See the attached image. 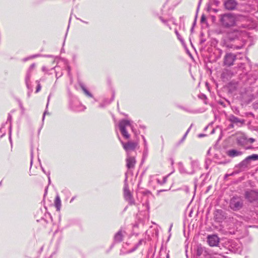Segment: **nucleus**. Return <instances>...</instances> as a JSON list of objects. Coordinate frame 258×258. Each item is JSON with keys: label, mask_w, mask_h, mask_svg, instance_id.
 <instances>
[{"label": "nucleus", "mask_w": 258, "mask_h": 258, "mask_svg": "<svg viewBox=\"0 0 258 258\" xmlns=\"http://www.w3.org/2000/svg\"><path fill=\"white\" fill-rule=\"evenodd\" d=\"M219 22L222 27L230 29L227 32L228 39H237L240 41V45H234V48H242L248 38L247 33L244 29L251 27L248 17L228 12L219 15Z\"/></svg>", "instance_id": "f257e3e1"}, {"label": "nucleus", "mask_w": 258, "mask_h": 258, "mask_svg": "<svg viewBox=\"0 0 258 258\" xmlns=\"http://www.w3.org/2000/svg\"><path fill=\"white\" fill-rule=\"evenodd\" d=\"M246 59L248 61L247 63H240L238 68L242 73L247 75L248 80H249V83L252 84L256 80L258 77V65H255L254 66V71L253 73L249 72V70L250 68V64L249 62V60L247 58Z\"/></svg>", "instance_id": "f03ea898"}, {"label": "nucleus", "mask_w": 258, "mask_h": 258, "mask_svg": "<svg viewBox=\"0 0 258 258\" xmlns=\"http://www.w3.org/2000/svg\"><path fill=\"white\" fill-rule=\"evenodd\" d=\"M199 169V163L197 160H192L190 168L184 167L181 163L179 164V170L181 173L193 174Z\"/></svg>", "instance_id": "7ed1b4c3"}, {"label": "nucleus", "mask_w": 258, "mask_h": 258, "mask_svg": "<svg viewBox=\"0 0 258 258\" xmlns=\"http://www.w3.org/2000/svg\"><path fill=\"white\" fill-rule=\"evenodd\" d=\"M243 206V200L239 196L233 197L229 201V207L234 211L240 210Z\"/></svg>", "instance_id": "20e7f679"}, {"label": "nucleus", "mask_w": 258, "mask_h": 258, "mask_svg": "<svg viewBox=\"0 0 258 258\" xmlns=\"http://www.w3.org/2000/svg\"><path fill=\"white\" fill-rule=\"evenodd\" d=\"M118 126L123 137L126 139H128L130 136L127 132L126 128L127 127H130L133 131V127L131 124V121L125 119L121 120L119 123Z\"/></svg>", "instance_id": "39448f33"}, {"label": "nucleus", "mask_w": 258, "mask_h": 258, "mask_svg": "<svg viewBox=\"0 0 258 258\" xmlns=\"http://www.w3.org/2000/svg\"><path fill=\"white\" fill-rule=\"evenodd\" d=\"M123 196L125 200L127 201L130 205L135 204V200L131 194L128 186L127 184H124L123 187Z\"/></svg>", "instance_id": "423d86ee"}, {"label": "nucleus", "mask_w": 258, "mask_h": 258, "mask_svg": "<svg viewBox=\"0 0 258 258\" xmlns=\"http://www.w3.org/2000/svg\"><path fill=\"white\" fill-rule=\"evenodd\" d=\"M121 143L124 149L127 152V154H128L129 151L134 150L138 145L137 142L133 141H128L126 143L121 141Z\"/></svg>", "instance_id": "0eeeda50"}, {"label": "nucleus", "mask_w": 258, "mask_h": 258, "mask_svg": "<svg viewBox=\"0 0 258 258\" xmlns=\"http://www.w3.org/2000/svg\"><path fill=\"white\" fill-rule=\"evenodd\" d=\"M245 197L248 201L252 202L258 199V192L255 190H247L245 192Z\"/></svg>", "instance_id": "6e6552de"}, {"label": "nucleus", "mask_w": 258, "mask_h": 258, "mask_svg": "<svg viewBox=\"0 0 258 258\" xmlns=\"http://www.w3.org/2000/svg\"><path fill=\"white\" fill-rule=\"evenodd\" d=\"M228 120L232 123L239 127L241 126L245 123L244 119H240L232 114L229 116Z\"/></svg>", "instance_id": "1a4fd4ad"}, {"label": "nucleus", "mask_w": 258, "mask_h": 258, "mask_svg": "<svg viewBox=\"0 0 258 258\" xmlns=\"http://www.w3.org/2000/svg\"><path fill=\"white\" fill-rule=\"evenodd\" d=\"M235 59V55L232 53H227L224 56V63L227 66H232Z\"/></svg>", "instance_id": "9d476101"}, {"label": "nucleus", "mask_w": 258, "mask_h": 258, "mask_svg": "<svg viewBox=\"0 0 258 258\" xmlns=\"http://www.w3.org/2000/svg\"><path fill=\"white\" fill-rule=\"evenodd\" d=\"M237 5L238 4L235 0H226L224 2L225 8L229 11L235 10Z\"/></svg>", "instance_id": "9b49d317"}, {"label": "nucleus", "mask_w": 258, "mask_h": 258, "mask_svg": "<svg viewBox=\"0 0 258 258\" xmlns=\"http://www.w3.org/2000/svg\"><path fill=\"white\" fill-rule=\"evenodd\" d=\"M207 238L208 242L211 246H217L219 242V238L216 235H208Z\"/></svg>", "instance_id": "f8f14e48"}, {"label": "nucleus", "mask_w": 258, "mask_h": 258, "mask_svg": "<svg viewBox=\"0 0 258 258\" xmlns=\"http://www.w3.org/2000/svg\"><path fill=\"white\" fill-rule=\"evenodd\" d=\"M35 65L34 63L32 64L28 71L27 72V74L25 77V83L27 86V87L28 89H30V78H31V73L32 70L34 68Z\"/></svg>", "instance_id": "ddd939ff"}, {"label": "nucleus", "mask_w": 258, "mask_h": 258, "mask_svg": "<svg viewBox=\"0 0 258 258\" xmlns=\"http://www.w3.org/2000/svg\"><path fill=\"white\" fill-rule=\"evenodd\" d=\"M126 232L124 230L120 229L114 235V240L115 242H121L125 235Z\"/></svg>", "instance_id": "4468645a"}, {"label": "nucleus", "mask_w": 258, "mask_h": 258, "mask_svg": "<svg viewBox=\"0 0 258 258\" xmlns=\"http://www.w3.org/2000/svg\"><path fill=\"white\" fill-rule=\"evenodd\" d=\"M215 219L217 222H222L225 219L224 212L222 210H216L215 214Z\"/></svg>", "instance_id": "2eb2a0df"}, {"label": "nucleus", "mask_w": 258, "mask_h": 258, "mask_svg": "<svg viewBox=\"0 0 258 258\" xmlns=\"http://www.w3.org/2000/svg\"><path fill=\"white\" fill-rule=\"evenodd\" d=\"M258 160V155L257 154H252L251 155H250L248 157H247L244 160H243L241 164L242 165H245L246 166L247 164H248L251 161H256Z\"/></svg>", "instance_id": "dca6fc26"}, {"label": "nucleus", "mask_w": 258, "mask_h": 258, "mask_svg": "<svg viewBox=\"0 0 258 258\" xmlns=\"http://www.w3.org/2000/svg\"><path fill=\"white\" fill-rule=\"evenodd\" d=\"M136 163V160L135 157H131L127 154L126 158V166L128 168H132L134 167Z\"/></svg>", "instance_id": "f3484780"}, {"label": "nucleus", "mask_w": 258, "mask_h": 258, "mask_svg": "<svg viewBox=\"0 0 258 258\" xmlns=\"http://www.w3.org/2000/svg\"><path fill=\"white\" fill-rule=\"evenodd\" d=\"M242 152L235 149L229 150L227 152V154L231 157H234L241 155Z\"/></svg>", "instance_id": "a211bd4d"}, {"label": "nucleus", "mask_w": 258, "mask_h": 258, "mask_svg": "<svg viewBox=\"0 0 258 258\" xmlns=\"http://www.w3.org/2000/svg\"><path fill=\"white\" fill-rule=\"evenodd\" d=\"M54 206L57 211H59L60 210L61 203L60 197L58 195H57L55 198Z\"/></svg>", "instance_id": "6ab92c4d"}, {"label": "nucleus", "mask_w": 258, "mask_h": 258, "mask_svg": "<svg viewBox=\"0 0 258 258\" xmlns=\"http://www.w3.org/2000/svg\"><path fill=\"white\" fill-rule=\"evenodd\" d=\"M233 75V73L232 72L229 70H225L222 75V78L224 79H228L229 78H230Z\"/></svg>", "instance_id": "aec40b11"}, {"label": "nucleus", "mask_w": 258, "mask_h": 258, "mask_svg": "<svg viewBox=\"0 0 258 258\" xmlns=\"http://www.w3.org/2000/svg\"><path fill=\"white\" fill-rule=\"evenodd\" d=\"M143 240H140L138 243H137L135 246L132 249L127 250V251H124L123 250H121V252L123 253V254H125V253H131L132 252H133L136 249H137V248L139 247V245H140L141 244H142V242Z\"/></svg>", "instance_id": "412c9836"}, {"label": "nucleus", "mask_w": 258, "mask_h": 258, "mask_svg": "<svg viewBox=\"0 0 258 258\" xmlns=\"http://www.w3.org/2000/svg\"><path fill=\"white\" fill-rule=\"evenodd\" d=\"M56 61L57 63H60V61H62L63 62L64 64L67 66V68H68V72H69V73H70V68L69 66H68V64H67V60L63 59H61V58H59L57 56H55L54 57V59L53 60V62Z\"/></svg>", "instance_id": "4be33fe9"}, {"label": "nucleus", "mask_w": 258, "mask_h": 258, "mask_svg": "<svg viewBox=\"0 0 258 258\" xmlns=\"http://www.w3.org/2000/svg\"><path fill=\"white\" fill-rule=\"evenodd\" d=\"M231 41H234L235 42L234 44H231V46H230V47L231 48H233L234 49H238V48H234V45H240V41L237 39H236L235 40H231ZM228 47H229V45H228ZM241 48H238V49H241Z\"/></svg>", "instance_id": "5701e85b"}, {"label": "nucleus", "mask_w": 258, "mask_h": 258, "mask_svg": "<svg viewBox=\"0 0 258 258\" xmlns=\"http://www.w3.org/2000/svg\"><path fill=\"white\" fill-rule=\"evenodd\" d=\"M81 87L84 93L89 97H93V95L91 93H90L88 90L85 88V87L83 85H81Z\"/></svg>", "instance_id": "b1692460"}, {"label": "nucleus", "mask_w": 258, "mask_h": 258, "mask_svg": "<svg viewBox=\"0 0 258 258\" xmlns=\"http://www.w3.org/2000/svg\"><path fill=\"white\" fill-rule=\"evenodd\" d=\"M114 95H113L112 99L110 101H107L106 100H105L104 101V104H101L100 105V107H103L104 106L105 104L110 103L114 99Z\"/></svg>", "instance_id": "393cba45"}, {"label": "nucleus", "mask_w": 258, "mask_h": 258, "mask_svg": "<svg viewBox=\"0 0 258 258\" xmlns=\"http://www.w3.org/2000/svg\"><path fill=\"white\" fill-rule=\"evenodd\" d=\"M62 75V72H59L58 70L55 71V76L57 79L59 78Z\"/></svg>", "instance_id": "a878e982"}, {"label": "nucleus", "mask_w": 258, "mask_h": 258, "mask_svg": "<svg viewBox=\"0 0 258 258\" xmlns=\"http://www.w3.org/2000/svg\"><path fill=\"white\" fill-rule=\"evenodd\" d=\"M175 33L178 38V39L181 42L183 41V39H182L181 36L180 35L179 33H178V32L177 31V30H175Z\"/></svg>", "instance_id": "bb28decb"}, {"label": "nucleus", "mask_w": 258, "mask_h": 258, "mask_svg": "<svg viewBox=\"0 0 258 258\" xmlns=\"http://www.w3.org/2000/svg\"><path fill=\"white\" fill-rule=\"evenodd\" d=\"M75 111H80L84 110L85 109V107L84 106L81 105L80 108H73Z\"/></svg>", "instance_id": "cd10ccee"}, {"label": "nucleus", "mask_w": 258, "mask_h": 258, "mask_svg": "<svg viewBox=\"0 0 258 258\" xmlns=\"http://www.w3.org/2000/svg\"><path fill=\"white\" fill-rule=\"evenodd\" d=\"M190 127H189L187 131H186V132L185 133V134H184V135L183 136V137H182V138L181 139V141H180V142H182L186 138V137L187 135V134L188 133L189 131V130H190Z\"/></svg>", "instance_id": "c85d7f7f"}, {"label": "nucleus", "mask_w": 258, "mask_h": 258, "mask_svg": "<svg viewBox=\"0 0 258 258\" xmlns=\"http://www.w3.org/2000/svg\"><path fill=\"white\" fill-rule=\"evenodd\" d=\"M142 137L143 141H144V147H145L146 148H147V147H148L147 142L145 139V138L144 136H142Z\"/></svg>", "instance_id": "c756f323"}, {"label": "nucleus", "mask_w": 258, "mask_h": 258, "mask_svg": "<svg viewBox=\"0 0 258 258\" xmlns=\"http://www.w3.org/2000/svg\"><path fill=\"white\" fill-rule=\"evenodd\" d=\"M37 82L39 83L38 81H37ZM41 87L39 83H38L36 90V93H38L40 90H41Z\"/></svg>", "instance_id": "7c9ffc66"}, {"label": "nucleus", "mask_w": 258, "mask_h": 258, "mask_svg": "<svg viewBox=\"0 0 258 258\" xmlns=\"http://www.w3.org/2000/svg\"><path fill=\"white\" fill-rule=\"evenodd\" d=\"M159 19L161 21V22L162 23H163L164 24H166V25L168 26V24H167V21L166 20H164L162 17H159Z\"/></svg>", "instance_id": "2f4dec72"}, {"label": "nucleus", "mask_w": 258, "mask_h": 258, "mask_svg": "<svg viewBox=\"0 0 258 258\" xmlns=\"http://www.w3.org/2000/svg\"><path fill=\"white\" fill-rule=\"evenodd\" d=\"M148 148H146L145 147H144V156H147V154H148Z\"/></svg>", "instance_id": "473e14b6"}, {"label": "nucleus", "mask_w": 258, "mask_h": 258, "mask_svg": "<svg viewBox=\"0 0 258 258\" xmlns=\"http://www.w3.org/2000/svg\"><path fill=\"white\" fill-rule=\"evenodd\" d=\"M167 176H165L163 178V180H162V183L164 184L165 183H166V180H167Z\"/></svg>", "instance_id": "72a5a7b5"}, {"label": "nucleus", "mask_w": 258, "mask_h": 258, "mask_svg": "<svg viewBox=\"0 0 258 258\" xmlns=\"http://www.w3.org/2000/svg\"><path fill=\"white\" fill-rule=\"evenodd\" d=\"M248 141L250 143H252L255 141V140L253 138H250L248 139Z\"/></svg>", "instance_id": "f704fd0d"}, {"label": "nucleus", "mask_w": 258, "mask_h": 258, "mask_svg": "<svg viewBox=\"0 0 258 258\" xmlns=\"http://www.w3.org/2000/svg\"><path fill=\"white\" fill-rule=\"evenodd\" d=\"M47 114H48V113H47V110H45L43 113V118H42V120H43L44 119V117H45V115Z\"/></svg>", "instance_id": "c9c22d12"}, {"label": "nucleus", "mask_w": 258, "mask_h": 258, "mask_svg": "<svg viewBox=\"0 0 258 258\" xmlns=\"http://www.w3.org/2000/svg\"><path fill=\"white\" fill-rule=\"evenodd\" d=\"M12 120V116L10 114H9L8 117V121L11 122Z\"/></svg>", "instance_id": "e433bc0d"}, {"label": "nucleus", "mask_w": 258, "mask_h": 258, "mask_svg": "<svg viewBox=\"0 0 258 258\" xmlns=\"http://www.w3.org/2000/svg\"><path fill=\"white\" fill-rule=\"evenodd\" d=\"M42 70L43 72H47V68L45 67H43L42 68Z\"/></svg>", "instance_id": "4c0bfd02"}, {"label": "nucleus", "mask_w": 258, "mask_h": 258, "mask_svg": "<svg viewBox=\"0 0 258 258\" xmlns=\"http://www.w3.org/2000/svg\"><path fill=\"white\" fill-rule=\"evenodd\" d=\"M76 196L73 197L71 199V201H70V203H72V202H73V201L76 199Z\"/></svg>", "instance_id": "58836bf2"}, {"label": "nucleus", "mask_w": 258, "mask_h": 258, "mask_svg": "<svg viewBox=\"0 0 258 258\" xmlns=\"http://www.w3.org/2000/svg\"><path fill=\"white\" fill-rule=\"evenodd\" d=\"M157 182L160 184H163L162 181H160L159 179H157Z\"/></svg>", "instance_id": "ea45409f"}, {"label": "nucleus", "mask_w": 258, "mask_h": 258, "mask_svg": "<svg viewBox=\"0 0 258 258\" xmlns=\"http://www.w3.org/2000/svg\"><path fill=\"white\" fill-rule=\"evenodd\" d=\"M49 99H50V95L48 97V101H47V105H46V108H47V106L48 105V102L49 101Z\"/></svg>", "instance_id": "a19ab883"}, {"label": "nucleus", "mask_w": 258, "mask_h": 258, "mask_svg": "<svg viewBox=\"0 0 258 258\" xmlns=\"http://www.w3.org/2000/svg\"><path fill=\"white\" fill-rule=\"evenodd\" d=\"M31 165H32V157H33V153H32V152H31Z\"/></svg>", "instance_id": "79ce46f5"}, {"label": "nucleus", "mask_w": 258, "mask_h": 258, "mask_svg": "<svg viewBox=\"0 0 258 258\" xmlns=\"http://www.w3.org/2000/svg\"><path fill=\"white\" fill-rule=\"evenodd\" d=\"M237 141H238V143H240V144H241V143L242 142L240 139H238Z\"/></svg>", "instance_id": "37998d69"}, {"label": "nucleus", "mask_w": 258, "mask_h": 258, "mask_svg": "<svg viewBox=\"0 0 258 258\" xmlns=\"http://www.w3.org/2000/svg\"><path fill=\"white\" fill-rule=\"evenodd\" d=\"M203 136H204V135H203V134H200V135H199V137H203Z\"/></svg>", "instance_id": "c03bdc74"}, {"label": "nucleus", "mask_w": 258, "mask_h": 258, "mask_svg": "<svg viewBox=\"0 0 258 258\" xmlns=\"http://www.w3.org/2000/svg\"><path fill=\"white\" fill-rule=\"evenodd\" d=\"M230 126L231 127H233L234 126V124L232 123L230 125Z\"/></svg>", "instance_id": "a18cd8bd"}, {"label": "nucleus", "mask_w": 258, "mask_h": 258, "mask_svg": "<svg viewBox=\"0 0 258 258\" xmlns=\"http://www.w3.org/2000/svg\"><path fill=\"white\" fill-rule=\"evenodd\" d=\"M48 182H49V183L50 182V178L49 176H48Z\"/></svg>", "instance_id": "49530a36"}, {"label": "nucleus", "mask_w": 258, "mask_h": 258, "mask_svg": "<svg viewBox=\"0 0 258 258\" xmlns=\"http://www.w3.org/2000/svg\"><path fill=\"white\" fill-rule=\"evenodd\" d=\"M58 67V66H56L55 67H54L53 68H52V69H53L54 68L57 69Z\"/></svg>", "instance_id": "de8ad7c7"}, {"label": "nucleus", "mask_w": 258, "mask_h": 258, "mask_svg": "<svg viewBox=\"0 0 258 258\" xmlns=\"http://www.w3.org/2000/svg\"><path fill=\"white\" fill-rule=\"evenodd\" d=\"M46 56L47 57H53V56H52V55H46Z\"/></svg>", "instance_id": "09e8293b"}, {"label": "nucleus", "mask_w": 258, "mask_h": 258, "mask_svg": "<svg viewBox=\"0 0 258 258\" xmlns=\"http://www.w3.org/2000/svg\"><path fill=\"white\" fill-rule=\"evenodd\" d=\"M166 258H169V254H167V256H166Z\"/></svg>", "instance_id": "8fccbe9b"}, {"label": "nucleus", "mask_w": 258, "mask_h": 258, "mask_svg": "<svg viewBox=\"0 0 258 258\" xmlns=\"http://www.w3.org/2000/svg\"><path fill=\"white\" fill-rule=\"evenodd\" d=\"M28 60V58H25V59H24V61H26V60Z\"/></svg>", "instance_id": "3c124183"}, {"label": "nucleus", "mask_w": 258, "mask_h": 258, "mask_svg": "<svg viewBox=\"0 0 258 258\" xmlns=\"http://www.w3.org/2000/svg\"><path fill=\"white\" fill-rule=\"evenodd\" d=\"M171 227H172V225L170 226V228H169V231H170V230H171Z\"/></svg>", "instance_id": "603ef678"}, {"label": "nucleus", "mask_w": 258, "mask_h": 258, "mask_svg": "<svg viewBox=\"0 0 258 258\" xmlns=\"http://www.w3.org/2000/svg\"><path fill=\"white\" fill-rule=\"evenodd\" d=\"M251 147H249L247 148V149H251Z\"/></svg>", "instance_id": "864d4df0"}, {"label": "nucleus", "mask_w": 258, "mask_h": 258, "mask_svg": "<svg viewBox=\"0 0 258 258\" xmlns=\"http://www.w3.org/2000/svg\"><path fill=\"white\" fill-rule=\"evenodd\" d=\"M203 20H204V18H203V17H202V21H203Z\"/></svg>", "instance_id": "5fc2aeb1"}, {"label": "nucleus", "mask_w": 258, "mask_h": 258, "mask_svg": "<svg viewBox=\"0 0 258 258\" xmlns=\"http://www.w3.org/2000/svg\"><path fill=\"white\" fill-rule=\"evenodd\" d=\"M147 208L149 209V205L147 204Z\"/></svg>", "instance_id": "6e6d98bb"}, {"label": "nucleus", "mask_w": 258, "mask_h": 258, "mask_svg": "<svg viewBox=\"0 0 258 258\" xmlns=\"http://www.w3.org/2000/svg\"><path fill=\"white\" fill-rule=\"evenodd\" d=\"M82 21V22L87 23L86 22H85L84 21Z\"/></svg>", "instance_id": "4d7b16f0"}, {"label": "nucleus", "mask_w": 258, "mask_h": 258, "mask_svg": "<svg viewBox=\"0 0 258 258\" xmlns=\"http://www.w3.org/2000/svg\"><path fill=\"white\" fill-rule=\"evenodd\" d=\"M169 175H170V174H168L167 175V177H168V176H169Z\"/></svg>", "instance_id": "13d9d810"}, {"label": "nucleus", "mask_w": 258, "mask_h": 258, "mask_svg": "<svg viewBox=\"0 0 258 258\" xmlns=\"http://www.w3.org/2000/svg\"><path fill=\"white\" fill-rule=\"evenodd\" d=\"M169 175H170V174H168L167 175V177H168V176H169Z\"/></svg>", "instance_id": "bf43d9fd"}, {"label": "nucleus", "mask_w": 258, "mask_h": 258, "mask_svg": "<svg viewBox=\"0 0 258 258\" xmlns=\"http://www.w3.org/2000/svg\"><path fill=\"white\" fill-rule=\"evenodd\" d=\"M169 175H170V174H168L167 175V177H168V176H169Z\"/></svg>", "instance_id": "052dcab7"}]
</instances>
